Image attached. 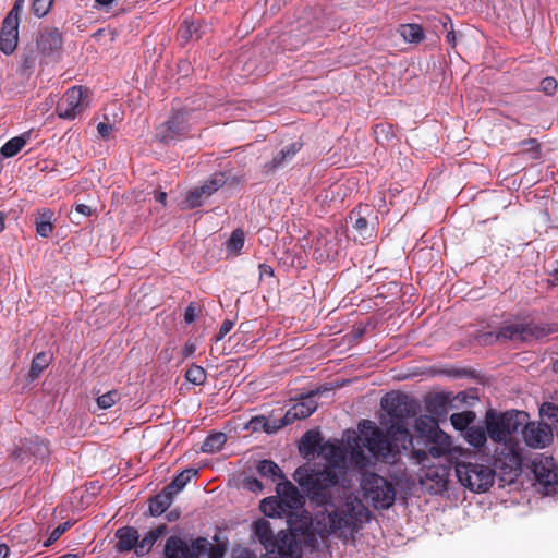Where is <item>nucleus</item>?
<instances>
[{"mask_svg":"<svg viewBox=\"0 0 558 558\" xmlns=\"http://www.w3.org/2000/svg\"><path fill=\"white\" fill-rule=\"evenodd\" d=\"M185 378L187 381L195 385H203L206 380V372L203 367L198 365H192L187 368L185 373Z\"/></svg>","mask_w":558,"mask_h":558,"instance_id":"obj_41","label":"nucleus"},{"mask_svg":"<svg viewBox=\"0 0 558 558\" xmlns=\"http://www.w3.org/2000/svg\"><path fill=\"white\" fill-rule=\"evenodd\" d=\"M556 330L557 328L554 325L534 323L510 324L501 327L497 332L483 333L480 341L485 344L508 340L526 342L546 337Z\"/></svg>","mask_w":558,"mask_h":558,"instance_id":"obj_7","label":"nucleus"},{"mask_svg":"<svg viewBox=\"0 0 558 558\" xmlns=\"http://www.w3.org/2000/svg\"><path fill=\"white\" fill-rule=\"evenodd\" d=\"M197 474L195 469H186L180 472L173 481L166 486L173 495L180 493L185 485Z\"/></svg>","mask_w":558,"mask_h":558,"instance_id":"obj_32","label":"nucleus"},{"mask_svg":"<svg viewBox=\"0 0 558 558\" xmlns=\"http://www.w3.org/2000/svg\"><path fill=\"white\" fill-rule=\"evenodd\" d=\"M494 466H496L494 464ZM497 468L480 462L477 459H466L456 462V476L460 484L473 493L487 492L495 481Z\"/></svg>","mask_w":558,"mask_h":558,"instance_id":"obj_6","label":"nucleus"},{"mask_svg":"<svg viewBox=\"0 0 558 558\" xmlns=\"http://www.w3.org/2000/svg\"><path fill=\"white\" fill-rule=\"evenodd\" d=\"M116 536L118 538L117 547L120 551H128L132 548L135 549L140 537L137 530L130 526L119 529L116 533Z\"/></svg>","mask_w":558,"mask_h":558,"instance_id":"obj_22","label":"nucleus"},{"mask_svg":"<svg viewBox=\"0 0 558 558\" xmlns=\"http://www.w3.org/2000/svg\"><path fill=\"white\" fill-rule=\"evenodd\" d=\"M227 441L225 433H214L206 437L202 444L201 450L204 453H215L221 450Z\"/></svg>","mask_w":558,"mask_h":558,"instance_id":"obj_31","label":"nucleus"},{"mask_svg":"<svg viewBox=\"0 0 558 558\" xmlns=\"http://www.w3.org/2000/svg\"><path fill=\"white\" fill-rule=\"evenodd\" d=\"M557 89V82L554 77H545L541 81V90L546 95H553Z\"/></svg>","mask_w":558,"mask_h":558,"instance_id":"obj_49","label":"nucleus"},{"mask_svg":"<svg viewBox=\"0 0 558 558\" xmlns=\"http://www.w3.org/2000/svg\"><path fill=\"white\" fill-rule=\"evenodd\" d=\"M245 235L241 229H235L226 244L227 253L233 256L240 254L244 246Z\"/></svg>","mask_w":558,"mask_h":558,"instance_id":"obj_38","label":"nucleus"},{"mask_svg":"<svg viewBox=\"0 0 558 558\" xmlns=\"http://www.w3.org/2000/svg\"><path fill=\"white\" fill-rule=\"evenodd\" d=\"M70 522H64L59 524L49 535V537L44 542L45 547L51 546L69 527Z\"/></svg>","mask_w":558,"mask_h":558,"instance_id":"obj_47","label":"nucleus"},{"mask_svg":"<svg viewBox=\"0 0 558 558\" xmlns=\"http://www.w3.org/2000/svg\"><path fill=\"white\" fill-rule=\"evenodd\" d=\"M475 420V413L472 411H463L453 413L450 416V422L457 430L465 432Z\"/></svg>","mask_w":558,"mask_h":558,"instance_id":"obj_36","label":"nucleus"},{"mask_svg":"<svg viewBox=\"0 0 558 558\" xmlns=\"http://www.w3.org/2000/svg\"><path fill=\"white\" fill-rule=\"evenodd\" d=\"M53 0H34L33 11L38 17L45 16L51 9Z\"/></svg>","mask_w":558,"mask_h":558,"instance_id":"obj_46","label":"nucleus"},{"mask_svg":"<svg viewBox=\"0 0 558 558\" xmlns=\"http://www.w3.org/2000/svg\"><path fill=\"white\" fill-rule=\"evenodd\" d=\"M51 362V356L48 353L40 352L35 355V357L32 361L31 369H29V377L32 379L37 378L44 369L48 367V365Z\"/></svg>","mask_w":558,"mask_h":558,"instance_id":"obj_37","label":"nucleus"},{"mask_svg":"<svg viewBox=\"0 0 558 558\" xmlns=\"http://www.w3.org/2000/svg\"><path fill=\"white\" fill-rule=\"evenodd\" d=\"M173 494L166 487L149 501V512L153 517L162 514L172 504Z\"/></svg>","mask_w":558,"mask_h":558,"instance_id":"obj_23","label":"nucleus"},{"mask_svg":"<svg viewBox=\"0 0 558 558\" xmlns=\"http://www.w3.org/2000/svg\"><path fill=\"white\" fill-rule=\"evenodd\" d=\"M196 350V345L193 342H186L183 349V355L185 357L192 355Z\"/></svg>","mask_w":558,"mask_h":558,"instance_id":"obj_55","label":"nucleus"},{"mask_svg":"<svg viewBox=\"0 0 558 558\" xmlns=\"http://www.w3.org/2000/svg\"><path fill=\"white\" fill-rule=\"evenodd\" d=\"M93 213L92 208L85 204H77L75 206V214L82 215L84 217L90 216Z\"/></svg>","mask_w":558,"mask_h":558,"instance_id":"obj_54","label":"nucleus"},{"mask_svg":"<svg viewBox=\"0 0 558 558\" xmlns=\"http://www.w3.org/2000/svg\"><path fill=\"white\" fill-rule=\"evenodd\" d=\"M319 434L307 432L302 439V450L305 454L313 453L319 446Z\"/></svg>","mask_w":558,"mask_h":558,"instance_id":"obj_39","label":"nucleus"},{"mask_svg":"<svg viewBox=\"0 0 558 558\" xmlns=\"http://www.w3.org/2000/svg\"><path fill=\"white\" fill-rule=\"evenodd\" d=\"M53 213L50 209L38 211L35 217L36 232L39 236L48 238L53 231Z\"/></svg>","mask_w":558,"mask_h":558,"instance_id":"obj_26","label":"nucleus"},{"mask_svg":"<svg viewBox=\"0 0 558 558\" xmlns=\"http://www.w3.org/2000/svg\"><path fill=\"white\" fill-rule=\"evenodd\" d=\"M31 135L25 132L19 136L9 140L0 149V154L3 158H11L17 155L22 148L27 144Z\"/></svg>","mask_w":558,"mask_h":558,"instance_id":"obj_27","label":"nucleus"},{"mask_svg":"<svg viewBox=\"0 0 558 558\" xmlns=\"http://www.w3.org/2000/svg\"><path fill=\"white\" fill-rule=\"evenodd\" d=\"M554 281H557L558 282V269L555 270V278H554Z\"/></svg>","mask_w":558,"mask_h":558,"instance_id":"obj_64","label":"nucleus"},{"mask_svg":"<svg viewBox=\"0 0 558 558\" xmlns=\"http://www.w3.org/2000/svg\"><path fill=\"white\" fill-rule=\"evenodd\" d=\"M414 428L417 436L424 438V440L433 438L436 432H442L437 421L428 415H422L415 418Z\"/></svg>","mask_w":558,"mask_h":558,"instance_id":"obj_21","label":"nucleus"},{"mask_svg":"<svg viewBox=\"0 0 558 558\" xmlns=\"http://www.w3.org/2000/svg\"><path fill=\"white\" fill-rule=\"evenodd\" d=\"M254 533L266 549L262 558H302L300 543L291 532L280 531L274 536L270 523L259 519L254 523ZM234 558H256V556L248 550H242Z\"/></svg>","mask_w":558,"mask_h":558,"instance_id":"obj_5","label":"nucleus"},{"mask_svg":"<svg viewBox=\"0 0 558 558\" xmlns=\"http://www.w3.org/2000/svg\"><path fill=\"white\" fill-rule=\"evenodd\" d=\"M33 62L34 60L31 58V57H27L25 60H24V66L25 68H31L33 65Z\"/></svg>","mask_w":558,"mask_h":558,"instance_id":"obj_62","label":"nucleus"},{"mask_svg":"<svg viewBox=\"0 0 558 558\" xmlns=\"http://www.w3.org/2000/svg\"><path fill=\"white\" fill-rule=\"evenodd\" d=\"M19 25L20 21L5 16L2 22L0 32V50L9 56L12 54L19 43Z\"/></svg>","mask_w":558,"mask_h":558,"instance_id":"obj_19","label":"nucleus"},{"mask_svg":"<svg viewBox=\"0 0 558 558\" xmlns=\"http://www.w3.org/2000/svg\"><path fill=\"white\" fill-rule=\"evenodd\" d=\"M523 439L531 448H545L553 441V432L547 424L529 423L524 426Z\"/></svg>","mask_w":558,"mask_h":558,"instance_id":"obj_17","label":"nucleus"},{"mask_svg":"<svg viewBox=\"0 0 558 558\" xmlns=\"http://www.w3.org/2000/svg\"><path fill=\"white\" fill-rule=\"evenodd\" d=\"M351 459L360 470L367 468L372 463V457L366 456L360 447L352 451Z\"/></svg>","mask_w":558,"mask_h":558,"instance_id":"obj_44","label":"nucleus"},{"mask_svg":"<svg viewBox=\"0 0 558 558\" xmlns=\"http://www.w3.org/2000/svg\"><path fill=\"white\" fill-rule=\"evenodd\" d=\"M198 306L195 303H190L184 312V320L186 324H192L198 316Z\"/></svg>","mask_w":558,"mask_h":558,"instance_id":"obj_50","label":"nucleus"},{"mask_svg":"<svg viewBox=\"0 0 558 558\" xmlns=\"http://www.w3.org/2000/svg\"><path fill=\"white\" fill-rule=\"evenodd\" d=\"M257 472L260 476L271 481L284 477L281 469L271 460H262L257 465Z\"/></svg>","mask_w":558,"mask_h":558,"instance_id":"obj_33","label":"nucleus"},{"mask_svg":"<svg viewBox=\"0 0 558 558\" xmlns=\"http://www.w3.org/2000/svg\"><path fill=\"white\" fill-rule=\"evenodd\" d=\"M49 453L48 444L38 438L31 437L21 441V445L14 450L13 456L21 463H26L33 457L36 460H44Z\"/></svg>","mask_w":558,"mask_h":558,"instance_id":"obj_14","label":"nucleus"},{"mask_svg":"<svg viewBox=\"0 0 558 558\" xmlns=\"http://www.w3.org/2000/svg\"><path fill=\"white\" fill-rule=\"evenodd\" d=\"M156 199L161 203L162 205L166 204V199H167V194L165 192H159L157 195H156Z\"/></svg>","mask_w":558,"mask_h":558,"instance_id":"obj_61","label":"nucleus"},{"mask_svg":"<svg viewBox=\"0 0 558 558\" xmlns=\"http://www.w3.org/2000/svg\"><path fill=\"white\" fill-rule=\"evenodd\" d=\"M226 183L223 173L213 174L202 186L190 191L185 197V204L189 208H195L202 205L204 197H209Z\"/></svg>","mask_w":558,"mask_h":558,"instance_id":"obj_15","label":"nucleus"},{"mask_svg":"<svg viewBox=\"0 0 558 558\" xmlns=\"http://www.w3.org/2000/svg\"><path fill=\"white\" fill-rule=\"evenodd\" d=\"M37 46L45 54L59 50L62 46L61 33L57 28L51 27L41 29L37 38Z\"/></svg>","mask_w":558,"mask_h":558,"instance_id":"obj_20","label":"nucleus"},{"mask_svg":"<svg viewBox=\"0 0 558 558\" xmlns=\"http://www.w3.org/2000/svg\"><path fill=\"white\" fill-rule=\"evenodd\" d=\"M322 452L332 463L337 462L338 460H340L342 458V452H341L340 448L336 445H331V444L324 445L322 448Z\"/></svg>","mask_w":558,"mask_h":558,"instance_id":"obj_45","label":"nucleus"},{"mask_svg":"<svg viewBox=\"0 0 558 558\" xmlns=\"http://www.w3.org/2000/svg\"><path fill=\"white\" fill-rule=\"evenodd\" d=\"M248 486H250V489H252V490L262 489V487H263L262 483L256 478L250 481Z\"/></svg>","mask_w":558,"mask_h":558,"instance_id":"obj_57","label":"nucleus"},{"mask_svg":"<svg viewBox=\"0 0 558 558\" xmlns=\"http://www.w3.org/2000/svg\"><path fill=\"white\" fill-rule=\"evenodd\" d=\"M259 271H260V276L271 277L274 275V269L269 265H266V264L259 265Z\"/></svg>","mask_w":558,"mask_h":558,"instance_id":"obj_56","label":"nucleus"},{"mask_svg":"<svg viewBox=\"0 0 558 558\" xmlns=\"http://www.w3.org/2000/svg\"><path fill=\"white\" fill-rule=\"evenodd\" d=\"M4 229V215L0 213V232Z\"/></svg>","mask_w":558,"mask_h":558,"instance_id":"obj_63","label":"nucleus"},{"mask_svg":"<svg viewBox=\"0 0 558 558\" xmlns=\"http://www.w3.org/2000/svg\"><path fill=\"white\" fill-rule=\"evenodd\" d=\"M446 40L448 44H450L451 46H454L456 45V34L453 31H450L448 32L447 36H446Z\"/></svg>","mask_w":558,"mask_h":558,"instance_id":"obj_58","label":"nucleus"},{"mask_svg":"<svg viewBox=\"0 0 558 558\" xmlns=\"http://www.w3.org/2000/svg\"><path fill=\"white\" fill-rule=\"evenodd\" d=\"M233 325H234V323L232 320L226 319L220 326L219 333H218L216 340L219 341V340L223 339L230 332V330L233 328Z\"/></svg>","mask_w":558,"mask_h":558,"instance_id":"obj_53","label":"nucleus"},{"mask_svg":"<svg viewBox=\"0 0 558 558\" xmlns=\"http://www.w3.org/2000/svg\"><path fill=\"white\" fill-rule=\"evenodd\" d=\"M282 426L283 425H281V421L279 422V424H277L276 421H269L265 416L252 417L247 425V427L253 432L264 430L268 434L276 432L278 428Z\"/></svg>","mask_w":558,"mask_h":558,"instance_id":"obj_34","label":"nucleus"},{"mask_svg":"<svg viewBox=\"0 0 558 558\" xmlns=\"http://www.w3.org/2000/svg\"><path fill=\"white\" fill-rule=\"evenodd\" d=\"M189 130V117L186 112H175L165 124L157 130V136L161 142L168 143L183 135Z\"/></svg>","mask_w":558,"mask_h":558,"instance_id":"obj_16","label":"nucleus"},{"mask_svg":"<svg viewBox=\"0 0 558 558\" xmlns=\"http://www.w3.org/2000/svg\"><path fill=\"white\" fill-rule=\"evenodd\" d=\"M388 418H381L386 433L375 426L371 421H363L360 441L375 459L392 462L401 449L409 450L413 445V437L408 428V420L414 414L413 405L404 395H386L380 401Z\"/></svg>","mask_w":558,"mask_h":558,"instance_id":"obj_1","label":"nucleus"},{"mask_svg":"<svg viewBox=\"0 0 558 558\" xmlns=\"http://www.w3.org/2000/svg\"><path fill=\"white\" fill-rule=\"evenodd\" d=\"M260 511L270 518H281L286 508L280 498L268 497L260 502Z\"/></svg>","mask_w":558,"mask_h":558,"instance_id":"obj_29","label":"nucleus"},{"mask_svg":"<svg viewBox=\"0 0 558 558\" xmlns=\"http://www.w3.org/2000/svg\"><path fill=\"white\" fill-rule=\"evenodd\" d=\"M9 554V547L4 544H0V558H5Z\"/></svg>","mask_w":558,"mask_h":558,"instance_id":"obj_60","label":"nucleus"},{"mask_svg":"<svg viewBox=\"0 0 558 558\" xmlns=\"http://www.w3.org/2000/svg\"><path fill=\"white\" fill-rule=\"evenodd\" d=\"M541 414L553 422L558 423V407L553 403H544L541 407Z\"/></svg>","mask_w":558,"mask_h":558,"instance_id":"obj_48","label":"nucleus"},{"mask_svg":"<svg viewBox=\"0 0 558 558\" xmlns=\"http://www.w3.org/2000/svg\"><path fill=\"white\" fill-rule=\"evenodd\" d=\"M351 220H354L352 227L357 231L362 240H366L373 235V231L368 228L367 220L364 217L353 215L350 216Z\"/></svg>","mask_w":558,"mask_h":558,"instance_id":"obj_40","label":"nucleus"},{"mask_svg":"<svg viewBox=\"0 0 558 558\" xmlns=\"http://www.w3.org/2000/svg\"><path fill=\"white\" fill-rule=\"evenodd\" d=\"M361 488L365 498L369 500L376 509H388L395 502V487L386 478L375 473L363 474Z\"/></svg>","mask_w":558,"mask_h":558,"instance_id":"obj_8","label":"nucleus"},{"mask_svg":"<svg viewBox=\"0 0 558 558\" xmlns=\"http://www.w3.org/2000/svg\"><path fill=\"white\" fill-rule=\"evenodd\" d=\"M166 530L165 525H159L149 531L141 541H137V545L135 546L136 555L144 556L149 553L157 539L166 533Z\"/></svg>","mask_w":558,"mask_h":558,"instance_id":"obj_25","label":"nucleus"},{"mask_svg":"<svg viewBox=\"0 0 558 558\" xmlns=\"http://www.w3.org/2000/svg\"><path fill=\"white\" fill-rule=\"evenodd\" d=\"M120 398L121 393L118 390L113 389L99 396L97 398V405L100 409L107 410L111 408L113 404H116L117 401L120 400Z\"/></svg>","mask_w":558,"mask_h":558,"instance_id":"obj_42","label":"nucleus"},{"mask_svg":"<svg viewBox=\"0 0 558 558\" xmlns=\"http://www.w3.org/2000/svg\"><path fill=\"white\" fill-rule=\"evenodd\" d=\"M178 34L183 41L199 38V35L197 34V26L193 22L184 21Z\"/></svg>","mask_w":558,"mask_h":558,"instance_id":"obj_43","label":"nucleus"},{"mask_svg":"<svg viewBox=\"0 0 558 558\" xmlns=\"http://www.w3.org/2000/svg\"><path fill=\"white\" fill-rule=\"evenodd\" d=\"M97 131L102 138H109L113 131V126L110 123L99 122L97 124Z\"/></svg>","mask_w":558,"mask_h":558,"instance_id":"obj_51","label":"nucleus"},{"mask_svg":"<svg viewBox=\"0 0 558 558\" xmlns=\"http://www.w3.org/2000/svg\"><path fill=\"white\" fill-rule=\"evenodd\" d=\"M208 545L205 538H197L191 545L177 536L167 539L165 554L167 558H198L202 549Z\"/></svg>","mask_w":558,"mask_h":558,"instance_id":"obj_12","label":"nucleus"},{"mask_svg":"<svg viewBox=\"0 0 558 558\" xmlns=\"http://www.w3.org/2000/svg\"><path fill=\"white\" fill-rule=\"evenodd\" d=\"M532 471L537 482L544 486L546 494L554 490L558 484V466L550 456L536 454L531 462Z\"/></svg>","mask_w":558,"mask_h":558,"instance_id":"obj_11","label":"nucleus"},{"mask_svg":"<svg viewBox=\"0 0 558 558\" xmlns=\"http://www.w3.org/2000/svg\"><path fill=\"white\" fill-rule=\"evenodd\" d=\"M367 508L356 498L349 497L341 506L333 510L320 511L313 522L314 532L322 538L335 536L348 542L368 522Z\"/></svg>","mask_w":558,"mask_h":558,"instance_id":"obj_3","label":"nucleus"},{"mask_svg":"<svg viewBox=\"0 0 558 558\" xmlns=\"http://www.w3.org/2000/svg\"><path fill=\"white\" fill-rule=\"evenodd\" d=\"M293 478L308 498L319 506L330 504V492L339 483V474L333 464L301 465L294 471Z\"/></svg>","mask_w":558,"mask_h":558,"instance_id":"obj_4","label":"nucleus"},{"mask_svg":"<svg viewBox=\"0 0 558 558\" xmlns=\"http://www.w3.org/2000/svg\"><path fill=\"white\" fill-rule=\"evenodd\" d=\"M24 0H15L13 8L7 14V16H11L12 20L20 21V13L24 7Z\"/></svg>","mask_w":558,"mask_h":558,"instance_id":"obj_52","label":"nucleus"},{"mask_svg":"<svg viewBox=\"0 0 558 558\" xmlns=\"http://www.w3.org/2000/svg\"><path fill=\"white\" fill-rule=\"evenodd\" d=\"M280 499L282 500L284 508L296 509L302 505V498L298 489L291 483H288L284 486Z\"/></svg>","mask_w":558,"mask_h":558,"instance_id":"obj_35","label":"nucleus"},{"mask_svg":"<svg viewBox=\"0 0 558 558\" xmlns=\"http://www.w3.org/2000/svg\"><path fill=\"white\" fill-rule=\"evenodd\" d=\"M425 449H415L414 446L409 449L412 450V458L417 464L426 466V462H429L430 458L449 459L452 451V441L449 435L445 432H436L433 438L424 440Z\"/></svg>","mask_w":558,"mask_h":558,"instance_id":"obj_9","label":"nucleus"},{"mask_svg":"<svg viewBox=\"0 0 558 558\" xmlns=\"http://www.w3.org/2000/svg\"><path fill=\"white\" fill-rule=\"evenodd\" d=\"M420 482L432 494H439L447 488L450 468L447 464H429L426 462Z\"/></svg>","mask_w":558,"mask_h":558,"instance_id":"obj_13","label":"nucleus"},{"mask_svg":"<svg viewBox=\"0 0 558 558\" xmlns=\"http://www.w3.org/2000/svg\"><path fill=\"white\" fill-rule=\"evenodd\" d=\"M302 144L299 142L291 143L283 147L268 165L269 170H275L283 167L287 162L292 160L296 153L301 149Z\"/></svg>","mask_w":558,"mask_h":558,"instance_id":"obj_24","label":"nucleus"},{"mask_svg":"<svg viewBox=\"0 0 558 558\" xmlns=\"http://www.w3.org/2000/svg\"><path fill=\"white\" fill-rule=\"evenodd\" d=\"M86 97L87 89L81 86L68 89L57 104L56 112L58 117L66 120L75 119L86 108Z\"/></svg>","mask_w":558,"mask_h":558,"instance_id":"obj_10","label":"nucleus"},{"mask_svg":"<svg viewBox=\"0 0 558 558\" xmlns=\"http://www.w3.org/2000/svg\"><path fill=\"white\" fill-rule=\"evenodd\" d=\"M400 36L411 44L421 43L424 39V31L418 24H402L399 27Z\"/></svg>","mask_w":558,"mask_h":558,"instance_id":"obj_30","label":"nucleus"},{"mask_svg":"<svg viewBox=\"0 0 558 558\" xmlns=\"http://www.w3.org/2000/svg\"><path fill=\"white\" fill-rule=\"evenodd\" d=\"M95 2L101 8H108L114 2V0H95Z\"/></svg>","mask_w":558,"mask_h":558,"instance_id":"obj_59","label":"nucleus"},{"mask_svg":"<svg viewBox=\"0 0 558 558\" xmlns=\"http://www.w3.org/2000/svg\"><path fill=\"white\" fill-rule=\"evenodd\" d=\"M314 396L315 393L312 392L294 403L281 418V425L286 426L292 424L295 420L306 418L312 415L317 409V402Z\"/></svg>","mask_w":558,"mask_h":558,"instance_id":"obj_18","label":"nucleus"},{"mask_svg":"<svg viewBox=\"0 0 558 558\" xmlns=\"http://www.w3.org/2000/svg\"><path fill=\"white\" fill-rule=\"evenodd\" d=\"M487 429L486 425H471L464 432V438L465 440L473 447H482L487 441Z\"/></svg>","mask_w":558,"mask_h":558,"instance_id":"obj_28","label":"nucleus"},{"mask_svg":"<svg viewBox=\"0 0 558 558\" xmlns=\"http://www.w3.org/2000/svg\"><path fill=\"white\" fill-rule=\"evenodd\" d=\"M526 414L522 411L497 413L490 409L485 414L488 437L496 444L493 461L502 476V481L512 482L521 472L522 457L520 445L513 439L523 425Z\"/></svg>","mask_w":558,"mask_h":558,"instance_id":"obj_2","label":"nucleus"}]
</instances>
